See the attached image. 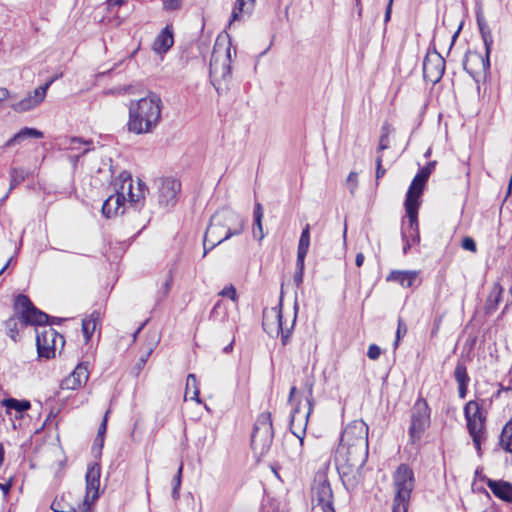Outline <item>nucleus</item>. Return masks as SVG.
<instances>
[{
  "label": "nucleus",
  "mask_w": 512,
  "mask_h": 512,
  "mask_svg": "<svg viewBox=\"0 0 512 512\" xmlns=\"http://www.w3.org/2000/svg\"><path fill=\"white\" fill-rule=\"evenodd\" d=\"M368 425L361 419L349 423L342 432L336 450V460L341 465L359 471L368 458Z\"/></svg>",
  "instance_id": "1"
},
{
  "label": "nucleus",
  "mask_w": 512,
  "mask_h": 512,
  "mask_svg": "<svg viewBox=\"0 0 512 512\" xmlns=\"http://www.w3.org/2000/svg\"><path fill=\"white\" fill-rule=\"evenodd\" d=\"M115 194L109 196L102 205V214L106 218L123 213L125 206L138 209L143 206L145 195L148 191L141 180H137L136 186L131 174L124 171L115 180Z\"/></svg>",
  "instance_id": "2"
},
{
  "label": "nucleus",
  "mask_w": 512,
  "mask_h": 512,
  "mask_svg": "<svg viewBox=\"0 0 512 512\" xmlns=\"http://www.w3.org/2000/svg\"><path fill=\"white\" fill-rule=\"evenodd\" d=\"M162 109L163 102L156 93L150 92L143 98L130 101L128 131L136 135L152 133L161 122Z\"/></svg>",
  "instance_id": "3"
},
{
  "label": "nucleus",
  "mask_w": 512,
  "mask_h": 512,
  "mask_svg": "<svg viewBox=\"0 0 512 512\" xmlns=\"http://www.w3.org/2000/svg\"><path fill=\"white\" fill-rule=\"evenodd\" d=\"M392 512H408L411 494L415 486L413 470L406 464L398 466L393 474Z\"/></svg>",
  "instance_id": "4"
},
{
  "label": "nucleus",
  "mask_w": 512,
  "mask_h": 512,
  "mask_svg": "<svg viewBox=\"0 0 512 512\" xmlns=\"http://www.w3.org/2000/svg\"><path fill=\"white\" fill-rule=\"evenodd\" d=\"M15 308L19 313L18 319L13 317L6 322V326L10 330V337L14 340V329H16L18 320L25 325H43L48 322L49 316L38 310L26 295L20 294L17 296Z\"/></svg>",
  "instance_id": "5"
},
{
  "label": "nucleus",
  "mask_w": 512,
  "mask_h": 512,
  "mask_svg": "<svg viewBox=\"0 0 512 512\" xmlns=\"http://www.w3.org/2000/svg\"><path fill=\"white\" fill-rule=\"evenodd\" d=\"M230 46L216 43L210 59V78L213 86L218 89L222 81H226L231 73Z\"/></svg>",
  "instance_id": "6"
},
{
  "label": "nucleus",
  "mask_w": 512,
  "mask_h": 512,
  "mask_svg": "<svg viewBox=\"0 0 512 512\" xmlns=\"http://www.w3.org/2000/svg\"><path fill=\"white\" fill-rule=\"evenodd\" d=\"M281 306L280 302L278 306L264 309L262 326L271 337L281 335L282 344L286 345L296 320V311L294 312L291 325L288 327L283 323Z\"/></svg>",
  "instance_id": "7"
},
{
  "label": "nucleus",
  "mask_w": 512,
  "mask_h": 512,
  "mask_svg": "<svg viewBox=\"0 0 512 512\" xmlns=\"http://www.w3.org/2000/svg\"><path fill=\"white\" fill-rule=\"evenodd\" d=\"M273 435L271 414L263 412L258 416L254 426L251 438L253 449L261 455L266 453L272 443Z\"/></svg>",
  "instance_id": "8"
},
{
  "label": "nucleus",
  "mask_w": 512,
  "mask_h": 512,
  "mask_svg": "<svg viewBox=\"0 0 512 512\" xmlns=\"http://www.w3.org/2000/svg\"><path fill=\"white\" fill-rule=\"evenodd\" d=\"M469 434L472 437L474 446L480 455L481 442L484 438L485 418L481 413L480 406L476 401H469L464 408Z\"/></svg>",
  "instance_id": "9"
},
{
  "label": "nucleus",
  "mask_w": 512,
  "mask_h": 512,
  "mask_svg": "<svg viewBox=\"0 0 512 512\" xmlns=\"http://www.w3.org/2000/svg\"><path fill=\"white\" fill-rule=\"evenodd\" d=\"M430 424V408L425 399L419 398L412 408L409 437L412 443L420 440Z\"/></svg>",
  "instance_id": "10"
},
{
  "label": "nucleus",
  "mask_w": 512,
  "mask_h": 512,
  "mask_svg": "<svg viewBox=\"0 0 512 512\" xmlns=\"http://www.w3.org/2000/svg\"><path fill=\"white\" fill-rule=\"evenodd\" d=\"M305 386L307 387V391H308L307 403H308L309 408L306 412L305 411L302 412L299 405H297L293 409V413L291 415V420H290V430L293 433V435H295L299 439L301 446L303 445L308 418H309V415L312 410L314 382L312 380L308 379L305 383Z\"/></svg>",
  "instance_id": "11"
},
{
  "label": "nucleus",
  "mask_w": 512,
  "mask_h": 512,
  "mask_svg": "<svg viewBox=\"0 0 512 512\" xmlns=\"http://www.w3.org/2000/svg\"><path fill=\"white\" fill-rule=\"evenodd\" d=\"M44 325H41V329H36V345L39 356L49 359L54 357L57 345L64 344V338L52 327Z\"/></svg>",
  "instance_id": "12"
},
{
  "label": "nucleus",
  "mask_w": 512,
  "mask_h": 512,
  "mask_svg": "<svg viewBox=\"0 0 512 512\" xmlns=\"http://www.w3.org/2000/svg\"><path fill=\"white\" fill-rule=\"evenodd\" d=\"M312 501L322 512H335L333 507V492L328 480L320 476L314 480L312 487Z\"/></svg>",
  "instance_id": "13"
},
{
  "label": "nucleus",
  "mask_w": 512,
  "mask_h": 512,
  "mask_svg": "<svg viewBox=\"0 0 512 512\" xmlns=\"http://www.w3.org/2000/svg\"><path fill=\"white\" fill-rule=\"evenodd\" d=\"M214 221L223 227L225 238H230L234 235H239L244 230L245 221L236 212L230 209H222L217 211L214 215Z\"/></svg>",
  "instance_id": "14"
},
{
  "label": "nucleus",
  "mask_w": 512,
  "mask_h": 512,
  "mask_svg": "<svg viewBox=\"0 0 512 512\" xmlns=\"http://www.w3.org/2000/svg\"><path fill=\"white\" fill-rule=\"evenodd\" d=\"M445 70V60L437 52H428L423 61V76L424 79L432 84L440 81Z\"/></svg>",
  "instance_id": "15"
},
{
  "label": "nucleus",
  "mask_w": 512,
  "mask_h": 512,
  "mask_svg": "<svg viewBox=\"0 0 512 512\" xmlns=\"http://www.w3.org/2000/svg\"><path fill=\"white\" fill-rule=\"evenodd\" d=\"M436 165V161L429 162L423 167L413 178L409 189L406 194V199L409 204L411 201L419 202V199L424 191L425 185L433 172Z\"/></svg>",
  "instance_id": "16"
},
{
  "label": "nucleus",
  "mask_w": 512,
  "mask_h": 512,
  "mask_svg": "<svg viewBox=\"0 0 512 512\" xmlns=\"http://www.w3.org/2000/svg\"><path fill=\"white\" fill-rule=\"evenodd\" d=\"M420 202H413L409 204L405 200V210L407 214V223L403 224L402 238L409 239L412 243L420 241L419 226H418V209Z\"/></svg>",
  "instance_id": "17"
},
{
  "label": "nucleus",
  "mask_w": 512,
  "mask_h": 512,
  "mask_svg": "<svg viewBox=\"0 0 512 512\" xmlns=\"http://www.w3.org/2000/svg\"><path fill=\"white\" fill-rule=\"evenodd\" d=\"M101 469L97 463L90 464L86 472V495L82 506L91 507L99 497Z\"/></svg>",
  "instance_id": "18"
},
{
  "label": "nucleus",
  "mask_w": 512,
  "mask_h": 512,
  "mask_svg": "<svg viewBox=\"0 0 512 512\" xmlns=\"http://www.w3.org/2000/svg\"><path fill=\"white\" fill-rule=\"evenodd\" d=\"M233 305L218 301L212 308L209 318L214 323L222 326L234 327L239 319L237 310L231 311Z\"/></svg>",
  "instance_id": "19"
},
{
  "label": "nucleus",
  "mask_w": 512,
  "mask_h": 512,
  "mask_svg": "<svg viewBox=\"0 0 512 512\" xmlns=\"http://www.w3.org/2000/svg\"><path fill=\"white\" fill-rule=\"evenodd\" d=\"M181 189V183L174 178L162 179L159 186L158 201L164 208L173 207Z\"/></svg>",
  "instance_id": "20"
},
{
  "label": "nucleus",
  "mask_w": 512,
  "mask_h": 512,
  "mask_svg": "<svg viewBox=\"0 0 512 512\" xmlns=\"http://www.w3.org/2000/svg\"><path fill=\"white\" fill-rule=\"evenodd\" d=\"M489 55L485 52V57L477 51H468L463 61L464 69L475 77L481 72L486 73L490 68Z\"/></svg>",
  "instance_id": "21"
},
{
  "label": "nucleus",
  "mask_w": 512,
  "mask_h": 512,
  "mask_svg": "<svg viewBox=\"0 0 512 512\" xmlns=\"http://www.w3.org/2000/svg\"><path fill=\"white\" fill-rule=\"evenodd\" d=\"M51 83L52 81H49L46 84L36 88L27 97L23 98L17 103L12 104L11 108L19 113L27 112L36 108L39 104H41L44 101L47 89L49 88Z\"/></svg>",
  "instance_id": "22"
},
{
  "label": "nucleus",
  "mask_w": 512,
  "mask_h": 512,
  "mask_svg": "<svg viewBox=\"0 0 512 512\" xmlns=\"http://www.w3.org/2000/svg\"><path fill=\"white\" fill-rule=\"evenodd\" d=\"M225 232L226 230H223L220 224L215 223L214 217L212 216L203 239V256H206L208 251L228 239L225 238Z\"/></svg>",
  "instance_id": "23"
},
{
  "label": "nucleus",
  "mask_w": 512,
  "mask_h": 512,
  "mask_svg": "<svg viewBox=\"0 0 512 512\" xmlns=\"http://www.w3.org/2000/svg\"><path fill=\"white\" fill-rule=\"evenodd\" d=\"M88 378L89 372L87 367L79 364L75 367L69 376L61 381L60 387L63 390H76L85 384Z\"/></svg>",
  "instance_id": "24"
},
{
  "label": "nucleus",
  "mask_w": 512,
  "mask_h": 512,
  "mask_svg": "<svg viewBox=\"0 0 512 512\" xmlns=\"http://www.w3.org/2000/svg\"><path fill=\"white\" fill-rule=\"evenodd\" d=\"M255 0H235L232 6L229 25L236 22H243L250 17L254 10Z\"/></svg>",
  "instance_id": "25"
},
{
  "label": "nucleus",
  "mask_w": 512,
  "mask_h": 512,
  "mask_svg": "<svg viewBox=\"0 0 512 512\" xmlns=\"http://www.w3.org/2000/svg\"><path fill=\"white\" fill-rule=\"evenodd\" d=\"M486 484L497 498L512 503V483L504 480L488 479Z\"/></svg>",
  "instance_id": "26"
},
{
  "label": "nucleus",
  "mask_w": 512,
  "mask_h": 512,
  "mask_svg": "<svg viewBox=\"0 0 512 512\" xmlns=\"http://www.w3.org/2000/svg\"><path fill=\"white\" fill-rule=\"evenodd\" d=\"M174 44L173 29L167 25L156 37L153 43V50L157 54L166 53Z\"/></svg>",
  "instance_id": "27"
},
{
  "label": "nucleus",
  "mask_w": 512,
  "mask_h": 512,
  "mask_svg": "<svg viewBox=\"0 0 512 512\" xmlns=\"http://www.w3.org/2000/svg\"><path fill=\"white\" fill-rule=\"evenodd\" d=\"M418 279L416 271L394 270L387 276V281L398 282L402 287H413Z\"/></svg>",
  "instance_id": "28"
},
{
  "label": "nucleus",
  "mask_w": 512,
  "mask_h": 512,
  "mask_svg": "<svg viewBox=\"0 0 512 512\" xmlns=\"http://www.w3.org/2000/svg\"><path fill=\"white\" fill-rule=\"evenodd\" d=\"M43 136V132L36 128L24 127L5 143V147L14 146L31 138L41 139Z\"/></svg>",
  "instance_id": "29"
},
{
  "label": "nucleus",
  "mask_w": 512,
  "mask_h": 512,
  "mask_svg": "<svg viewBox=\"0 0 512 512\" xmlns=\"http://www.w3.org/2000/svg\"><path fill=\"white\" fill-rule=\"evenodd\" d=\"M454 377L458 384V394L461 399H464L467 394V387L470 378L467 374L466 366L463 363H457L454 371Z\"/></svg>",
  "instance_id": "30"
},
{
  "label": "nucleus",
  "mask_w": 512,
  "mask_h": 512,
  "mask_svg": "<svg viewBox=\"0 0 512 512\" xmlns=\"http://www.w3.org/2000/svg\"><path fill=\"white\" fill-rule=\"evenodd\" d=\"M477 25L483 40L485 51L487 54L491 53L493 45V37L489 26L487 25L484 16L481 12H477L476 15Z\"/></svg>",
  "instance_id": "31"
},
{
  "label": "nucleus",
  "mask_w": 512,
  "mask_h": 512,
  "mask_svg": "<svg viewBox=\"0 0 512 512\" xmlns=\"http://www.w3.org/2000/svg\"><path fill=\"white\" fill-rule=\"evenodd\" d=\"M100 322V313L97 311L92 312L90 315L82 320V332L86 342H88L95 332Z\"/></svg>",
  "instance_id": "32"
},
{
  "label": "nucleus",
  "mask_w": 512,
  "mask_h": 512,
  "mask_svg": "<svg viewBox=\"0 0 512 512\" xmlns=\"http://www.w3.org/2000/svg\"><path fill=\"white\" fill-rule=\"evenodd\" d=\"M310 246V225L306 224L300 235L298 249H297V260L302 264L305 261V257L308 254Z\"/></svg>",
  "instance_id": "33"
},
{
  "label": "nucleus",
  "mask_w": 512,
  "mask_h": 512,
  "mask_svg": "<svg viewBox=\"0 0 512 512\" xmlns=\"http://www.w3.org/2000/svg\"><path fill=\"white\" fill-rule=\"evenodd\" d=\"M503 294V288L499 283H494L492 286V289L490 291V294L488 296L485 309L487 313H493L497 308L501 301Z\"/></svg>",
  "instance_id": "34"
},
{
  "label": "nucleus",
  "mask_w": 512,
  "mask_h": 512,
  "mask_svg": "<svg viewBox=\"0 0 512 512\" xmlns=\"http://www.w3.org/2000/svg\"><path fill=\"white\" fill-rule=\"evenodd\" d=\"M200 391L198 388L197 378L194 374H189L186 380V388H185V398H189L191 400H195L197 403H200Z\"/></svg>",
  "instance_id": "35"
},
{
  "label": "nucleus",
  "mask_w": 512,
  "mask_h": 512,
  "mask_svg": "<svg viewBox=\"0 0 512 512\" xmlns=\"http://www.w3.org/2000/svg\"><path fill=\"white\" fill-rule=\"evenodd\" d=\"M501 447L509 453H512V419L504 426L500 435Z\"/></svg>",
  "instance_id": "36"
},
{
  "label": "nucleus",
  "mask_w": 512,
  "mask_h": 512,
  "mask_svg": "<svg viewBox=\"0 0 512 512\" xmlns=\"http://www.w3.org/2000/svg\"><path fill=\"white\" fill-rule=\"evenodd\" d=\"M2 405L6 407L7 410L14 409L18 412H24L30 409L31 404L27 400H17L14 398L4 399L2 401Z\"/></svg>",
  "instance_id": "37"
},
{
  "label": "nucleus",
  "mask_w": 512,
  "mask_h": 512,
  "mask_svg": "<svg viewBox=\"0 0 512 512\" xmlns=\"http://www.w3.org/2000/svg\"><path fill=\"white\" fill-rule=\"evenodd\" d=\"M392 132V128L388 124H384L381 131V136L379 139V146L377 149L378 155L382 153L383 150L388 149L390 147L389 136Z\"/></svg>",
  "instance_id": "38"
},
{
  "label": "nucleus",
  "mask_w": 512,
  "mask_h": 512,
  "mask_svg": "<svg viewBox=\"0 0 512 512\" xmlns=\"http://www.w3.org/2000/svg\"><path fill=\"white\" fill-rule=\"evenodd\" d=\"M27 172L23 168H12L10 172V190L25 180Z\"/></svg>",
  "instance_id": "39"
},
{
  "label": "nucleus",
  "mask_w": 512,
  "mask_h": 512,
  "mask_svg": "<svg viewBox=\"0 0 512 512\" xmlns=\"http://www.w3.org/2000/svg\"><path fill=\"white\" fill-rule=\"evenodd\" d=\"M219 296L229 298L233 302V310H238V294L236 288L233 285L224 287L219 292Z\"/></svg>",
  "instance_id": "40"
},
{
  "label": "nucleus",
  "mask_w": 512,
  "mask_h": 512,
  "mask_svg": "<svg viewBox=\"0 0 512 512\" xmlns=\"http://www.w3.org/2000/svg\"><path fill=\"white\" fill-rule=\"evenodd\" d=\"M182 471L183 465L180 464L177 474L173 478V489H172V497L177 500L180 496V487H181V479H182Z\"/></svg>",
  "instance_id": "41"
},
{
  "label": "nucleus",
  "mask_w": 512,
  "mask_h": 512,
  "mask_svg": "<svg viewBox=\"0 0 512 512\" xmlns=\"http://www.w3.org/2000/svg\"><path fill=\"white\" fill-rule=\"evenodd\" d=\"M406 333H407V326L402 319H399L398 325H397V331H396V340L394 342V348H396L398 346L399 340L401 339V337L405 336Z\"/></svg>",
  "instance_id": "42"
},
{
  "label": "nucleus",
  "mask_w": 512,
  "mask_h": 512,
  "mask_svg": "<svg viewBox=\"0 0 512 512\" xmlns=\"http://www.w3.org/2000/svg\"><path fill=\"white\" fill-rule=\"evenodd\" d=\"M347 185L349 188V191L352 195L355 194V191L358 186V175L356 172H350L347 177Z\"/></svg>",
  "instance_id": "43"
},
{
  "label": "nucleus",
  "mask_w": 512,
  "mask_h": 512,
  "mask_svg": "<svg viewBox=\"0 0 512 512\" xmlns=\"http://www.w3.org/2000/svg\"><path fill=\"white\" fill-rule=\"evenodd\" d=\"M304 268L305 261H302V264H300L299 260H296V272L294 274V282L297 285H300L303 282Z\"/></svg>",
  "instance_id": "44"
},
{
  "label": "nucleus",
  "mask_w": 512,
  "mask_h": 512,
  "mask_svg": "<svg viewBox=\"0 0 512 512\" xmlns=\"http://www.w3.org/2000/svg\"><path fill=\"white\" fill-rule=\"evenodd\" d=\"M383 156L382 154L377 155L376 157V184L378 185V180L385 175L386 170L382 167Z\"/></svg>",
  "instance_id": "45"
},
{
  "label": "nucleus",
  "mask_w": 512,
  "mask_h": 512,
  "mask_svg": "<svg viewBox=\"0 0 512 512\" xmlns=\"http://www.w3.org/2000/svg\"><path fill=\"white\" fill-rule=\"evenodd\" d=\"M381 355V348L376 344H371L368 347L367 356L371 360H377Z\"/></svg>",
  "instance_id": "46"
},
{
  "label": "nucleus",
  "mask_w": 512,
  "mask_h": 512,
  "mask_svg": "<svg viewBox=\"0 0 512 512\" xmlns=\"http://www.w3.org/2000/svg\"><path fill=\"white\" fill-rule=\"evenodd\" d=\"M183 0H165L163 3V7L165 10L173 11L177 10L181 7Z\"/></svg>",
  "instance_id": "47"
},
{
  "label": "nucleus",
  "mask_w": 512,
  "mask_h": 512,
  "mask_svg": "<svg viewBox=\"0 0 512 512\" xmlns=\"http://www.w3.org/2000/svg\"><path fill=\"white\" fill-rule=\"evenodd\" d=\"M110 411L107 410L105 415H104V418L99 426V429H98V440L102 441V436L105 437V433H106V430H107V421H108V415H109Z\"/></svg>",
  "instance_id": "48"
},
{
  "label": "nucleus",
  "mask_w": 512,
  "mask_h": 512,
  "mask_svg": "<svg viewBox=\"0 0 512 512\" xmlns=\"http://www.w3.org/2000/svg\"><path fill=\"white\" fill-rule=\"evenodd\" d=\"M82 144H85V145H91L92 142L91 141H85L83 142L81 139L79 138H76V137H73L69 140V146L68 148L71 149V150H78L80 149V146Z\"/></svg>",
  "instance_id": "49"
},
{
  "label": "nucleus",
  "mask_w": 512,
  "mask_h": 512,
  "mask_svg": "<svg viewBox=\"0 0 512 512\" xmlns=\"http://www.w3.org/2000/svg\"><path fill=\"white\" fill-rule=\"evenodd\" d=\"M462 248L471 252H476V243L471 237H465L462 240Z\"/></svg>",
  "instance_id": "50"
},
{
  "label": "nucleus",
  "mask_w": 512,
  "mask_h": 512,
  "mask_svg": "<svg viewBox=\"0 0 512 512\" xmlns=\"http://www.w3.org/2000/svg\"><path fill=\"white\" fill-rule=\"evenodd\" d=\"M253 235L256 239L261 241L264 238V232H263V226H262V220H260V224L258 222L254 221L253 225Z\"/></svg>",
  "instance_id": "51"
},
{
  "label": "nucleus",
  "mask_w": 512,
  "mask_h": 512,
  "mask_svg": "<svg viewBox=\"0 0 512 512\" xmlns=\"http://www.w3.org/2000/svg\"><path fill=\"white\" fill-rule=\"evenodd\" d=\"M253 215H254L255 222H258V224H260V220L263 219V208L259 202H257L255 204Z\"/></svg>",
  "instance_id": "52"
},
{
  "label": "nucleus",
  "mask_w": 512,
  "mask_h": 512,
  "mask_svg": "<svg viewBox=\"0 0 512 512\" xmlns=\"http://www.w3.org/2000/svg\"><path fill=\"white\" fill-rule=\"evenodd\" d=\"M51 509L54 512H65V507L61 504V502L55 499L51 504Z\"/></svg>",
  "instance_id": "53"
},
{
  "label": "nucleus",
  "mask_w": 512,
  "mask_h": 512,
  "mask_svg": "<svg viewBox=\"0 0 512 512\" xmlns=\"http://www.w3.org/2000/svg\"><path fill=\"white\" fill-rule=\"evenodd\" d=\"M152 351H153V347H150V348L146 351V353L140 357V359H139V363H138V366H139V367H142V366H144V365H145V363H146L147 359L149 358L150 354L152 353Z\"/></svg>",
  "instance_id": "54"
},
{
  "label": "nucleus",
  "mask_w": 512,
  "mask_h": 512,
  "mask_svg": "<svg viewBox=\"0 0 512 512\" xmlns=\"http://www.w3.org/2000/svg\"><path fill=\"white\" fill-rule=\"evenodd\" d=\"M11 487H12L11 481H8L6 483H0V489L2 490V492L5 496L9 493Z\"/></svg>",
  "instance_id": "55"
},
{
  "label": "nucleus",
  "mask_w": 512,
  "mask_h": 512,
  "mask_svg": "<svg viewBox=\"0 0 512 512\" xmlns=\"http://www.w3.org/2000/svg\"><path fill=\"white\" fill-rule=\"evenodd\" d=\"M393 0H389L386 11H385V22H388L391 17Z\"/></svg>",
  "instance_id": "56"
},
{
  "label": "nucleus",
  "mask_w": 512,
  "mask_h": 512,
  "mask_svg": "<svg viewBox=\"0 0 512 512\" xmlns=\"http://www.w3.org/2000/svg\"><path fill=\"white\" fill-rule=\"evenodd\" d=\"M9 90L3 87H0V102L6 100L9 97Z\"/></svg>",
  "instance_id": "57"
},
{
  "label": "nucleus",
  "mask_w": 512,
  "mask_h": 512,
  "mask_svg": "<svg viewBox=\"0 0 512 512\" xmlns=\"http://www.w3.org/2000/svg\"><path fill=\"white\" fill-rule=\"evenodd\" d=\"M355 5H356V9H357V15H358L359 19H361L362 13H363V7H362L361 0H355Z\"/></svg>",
  "instance_id": "58"
},
{
  "label": "nucleus",
  "mask_w": 512,
  "mask_h": 512,
  "mask_svg": "<svg viewBox=\"0 0 512 512\" xmlns=\"http://www.w3.org/2000/svg\"><path fill=\"white\" fill-rule=\"evenodd\" d=\"M364 255L362 253H358L356 255V258H355V264L358 266V267H361L364 263Z\"/></svg>",
  "instance_id": "59"
},
{
  "label": "nucleus",
  "mask_w": 512,
  "mask_h": 512,
  "mask_svg": "<svg viewBox=\"0 0 512 512\" xmlns=\"http://www.w3.org/2000/svg\"><path fill=\"white\" fill-rule=\"evenodd\" d=\"M104 440H105L104 436H102V441L98 440V435H97L96 438H95V441H94V445L98 446L99 449L101 450L103 448V445H104Z\"/></svg>",
  "instance_id": "60"
},
{
  "label": "nucleus",
  "mask_w": 512,
  "mask_h": 512,
  "mask_svg": "<svg viewBox=\"0 0 512 512\" xmlns=\"http://www.w3.org/2000/svg\"><path fill=\"white\" fill-rule=\"evenodd\" d=\"M403 241L405 242V245L403 247V252L404 253H407L408 249L411 247V245H413L414 243H412L409 239H403Z\"/></svg>",
  "instance_id": "61"
},
{
  "label": "nucleus",
  "mask_w": 512,
  "mask_h": 512,
  "mask_svg": "<svg viewBox=\"0 0 512 512\" xmlns=\"http://www.w3.org/2000/svg\"><path fill=\"white\" fill-rule=\"evenodd\" d=\"M123 2H124V0H110L109 1V6L111 8L114 7V6H120Z\"/></svg>",
  "instance_id": "62"
},
{
  "label": "nucleus",
  "mask_w": 512,
  "mask_h": 512,
  "mask_svg": "<svg viewBox=\"0 0 512 512\" xmlns=\"http://www.w3.org/2000/svg\"><path fill=\"white\" fill-rule=\"evenodd\" d=\"M13 258L11 257L7 262L6 264L0 269V275L3 274L7 268L9 267V265L11 264Z\"/></svg>",
  "instance_id": "63"
},
{
  "label": "nucleus",
  "mask_w": 512,
  "mask_h": 512,
  "mask_svg": "<svg viewBox=\"0 0 512 512\" xmlns=\"http://www.w3.org/2000/svg\"><path fill=\"white\" fill-rule=\"evenodd\" d=\"M510 304H512V288L509 290V295L506 300V307Z\"/></svg>",
  "instance_id": "64"
}]
</instances>
